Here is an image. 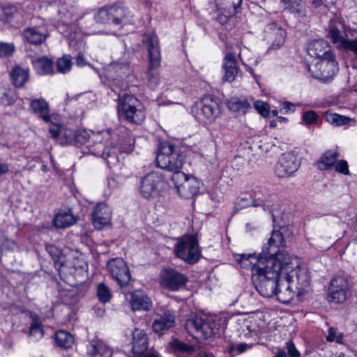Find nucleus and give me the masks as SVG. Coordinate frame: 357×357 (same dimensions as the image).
<instances>
[{"instance_id": "obj_1", "label": "nucleus", "mask_w": 357, "mask_h": 357, "mask_svg": "<svg viewBox=\"0 0 357 357\" xmlns=\"http://www.w3.org/2000/svg\"><path fill=\"white\" fill-rule=\"evenodd\" d=\"M285 259L275 296L280 302L289 303L295 296L303 294L310 285V279L307 271L301 268L298 257L289 253Z\"/></svg>"}, {"instance_id": "obj_2", "label": "nucleus", "mask_w": 357, "mask_h": 357, "mask_svg": "<svg viewBox=\"0 0 357 357\" xmlns=\"http://www.w3.org/2000/svg\"><path fill=\"white\" fill-rule=\"evenodd\" d=\"M289 252L284 249L275 257L269 258L265 266L261 262L254 269L252 282L257 291L264 297H271L277 292L278 280L283 270V262Z\"/></svg>"}, {"instance_id": "obj_3", "label": "nucleus", "mask_w": 357, "mask_h": 357, "mask_svg": "<svg viewBox=\"0 0 357 357\" xmlns=\"http://www.w3.org/2000/svg\"><path fill=\"white\" fill-rule=\"evenodd\" d=\"M285 246L286 241L282 234L280 231L273 230L267 245L263 247L261 252L257 256L255 254L238 255L236 261L242 268L250 269L252 278L255 273L254 269L258 268L261 262L266 266L269 258L275 257Z\"/></svg>"}, {"instance_id": "obj_4", "label": "nucleus", "mask_w": 357, "mask_h": 357, "mask_svg": "<svg viewBox=\"0 0 357 357\" xmlns=\"http://www.w3.org/2000/svg\"><path fill=\"white\" fill-rule=\"evenodd\" d=\"M146 45L149 56V68L148 70V84L155 87L160 82V75L157 69L160 66V51L159 40L155 33L145 35L143 39Z\"/></svg>"}, {"instance_id": "obj_5", "label": "nucleus", "mask_w": 357, "mask_h": 357, "mask_svg": "<svg viewBox=\"0 0 357 357\" xmlns=\"http://www.w3.org/2000/svg\"><path fill=\"white\" fill-rule=\"evenodd\" d=\"M155 162L158 167L169 172L181 170L184 164V157L171 143L162 145L161 152L157 155Z\"/></svg>"}, {"instance_id": "obj_6", "label": "nucleus", "mask_w": 357, "mask_h": 357, "mask_svg": "<svg viewBox=\"0 0 357 357\" xmlns=\"http://www.w3.org/2000/svg\"><path fill=\"white\" fill-rule=\"evenodd\" d=\"M129 144L127 146H121L120 148L116 146H107L102 142H98L89 145V151L94 155L102 158L109 167H112L119 161V152L129 153L133 150L134 140L128 139Z\"/></svg>"}, {"instance_id": "obj_7", "label": "nucleus", "mask_w": 357, "mask_h": 357, "mask_svg": "<svg viewBox=\"0 0 357 357\" xmlns=\"http://www.w3.org/2000/svg\"><path fill=\"white\" fill-rule=\"evenodd\" d=\"M119 114L131 123L140 124L145 119L144 112L139 108L140 102L132 95L123 94L119 97Z\"/></svg>"}, {"instance_id": "obj_8", "label": "nucleus", "mask_w": 357, "mask_h": 357, "mask_svg": "<svg viewBox=\"0 0 357 357\" xmlns=\"http://www.w3.org/2000/svg\"><path fill=\"white\" fill-rule=\"evenodd\" d=\"M174 253L189 264L196 263L201 257L198 241L193 236H183L180 239L175 245Z\"/></svg>"}, {"instance_id": "obj_9", "label": "nucleus", "mask_w": 357, "mask_h": 357, "mask_svg": "<svg viewBox=\"0 0 357 357\" xmlns=\"http://www.w3.org/2000/svg\"><path fill=\"white\" fill-rule=\"evenodd\" d=\"M192 113L200 123H211L219 115V105L211 96H206L192 106Z\"/></svg>"}, {"instance_id": "obj_10", "label": "nucleus", "mask_w": 357, "mask_h": 357, "mask_svg": "<svg viewBox=\"0 0 357 357\" xmlns=\"http://www.w3.org/2000/svg\"><path fill=\"white\" fill-rule=\"evenodd\" d=\"M307 69L313 77L327 82L333 77L338 70V67L333 55L307 65Z\"/></svg>"}, {"instance_id": "obj_11", "label": "nucleus", "mask_w": 357, "mask_h": 357, "mask_svg": "<svg viewBox=\"0 0 357 357\" xmlns=\"http://www.w3.org/2000/svg\"><path fill=\"white\" fill-rule=\"evenodd\" d=\"M300 160L295 151L282 153L275 165V172L280 178L293 175L299 168Z\"/></svg>"}, {"instance_id": "obj_12", "label": "nucleus", "mask_w": 357, "mask_h": 357, "mask_svg": "<svg viewBox=\"0 0 357 357\" xmlns=\"http://www.w3.org/2000/svg\"><path fill=\"white\" fill-rule=\"evenodd\" d=\"M188 281V277L172 268H165L160 273V284L172 291L183 288Z\"/></svg>"}, {"instance_id": "obj_13", "label": "nucleus", "mask_w": 357, "mask_h": 357, "mask_svg": "<svg viewBox=\"0 0 357 357\" xmlns=\"http://www.w3.org/2000/svg\"><path fill=\"white\" fill-rule=\"evenodd\" d=\"M163 185V176L158 172L147 174L141 180V195L146 199L157 197Z\"/></svg>"}, {"instance_id": "obj_14", "label": "nucleus", "mask_w": 357, "mask_h": 357, "mask_svg": "<svg viewBox=\"0 0 357 357\" xmlns=\"http://www.w3.org/2000/svg\"><path fill=\"white\" fill-rule=\"evenodd\" d=\"M107 268L113 279L121 287L128 285L131 280L129 268L122 258L112 259L107 262Z\"/></svg>"}, {"instance_id": "obj_15", "label": "nucleus", "mask_w": 357, "mask_h": 357, "mask_svg": "<svg viewBox=\"0 0 357 357\" xmlns=\"http://www.w3.org/2000/svg\"><path fill=\"white\" fill-rule=\"evenodd\" d=\"M340 22H331L328 27V36L337 48L352 52L357 56V39H345L340 30Z\"/></svg>"}, {"instance_id": "obj_16", "label": "nucleus", "mask_w": 357, "mask_h": 357, "mask_svg": "<svg viewBox=\"0 0 357 357\" xmlns=\"http://www.w3.org/2000/svg\"><path fill=\"white\" fill-rule=\"evenodd\" d=\"M349 283L344 277H336L331 281L328 289V301L335 303H342L347 299Z\"/></svg>"}, {"instance_id": "obj_17", "label": "nucleus", "mask_w": 357, "mask_h": 357, "mask_svg": "<svg viewBox=\"0 0 357 357\" xmlns=\"http://www.w3.org/2000/svg\"><path fill=\"white\" fill-rule=\"evenodd\" d=\"M264 38L270 44L268 52L280 48L284 43L286 31L281 26L272 22L266 26Z\"/></svg>"}, {"instance_id": "obj_18", "label": "nucleus", "mask_w": 357, "mask_h": 357, "mask_svg": "<svg viewBox=\"0 0 357 357\" xmlns=\"http://www.w3.org/2000/svg\"><path fill=\"white\" fill-rule=\"evenodd\" d=\"M242 0H216V8L220 11L217 19L218 22L224 24L229 18L238 13Z\"/></svg>"}, {"instance_id": "obj_19", "label": "nucleus", "mask_w": 357, "mask_h": 357, "mask_svg": "<svg viewBox=\"0 0 357 357\" xmlns=\"http://www.w3.org/2000/svg\"><path fill=\"white\" fill-rule=\"evenodd\" d=\"M185 328L190 333L200 334L202 337L206 338L212 333V330L204 319L194 316L188 319L185 324Z\"/></svg>"}, {"instance_id": "obj_20", "label": "nucleus", "mask_w": 357, "mask_h": 357, "mask_svg": "<svg viewBox=\"0 0 357 357\" xmlns=\"http://www.w3.org/2000/svg\"><path fill=\"white\" fill-rule=\"evenodd\" d=\"M112 210L110 207L105 203L97 204L93 212V224L98 229H101L103 227L110 222L112 218Z\"/></svg>"}, {"instance_id": "obj_21", "label": "nucleus", "mask_w": 357, "mask_h": 357, "mask_svg": "<svg viewBox=\"0 0 357 357\" xmlns=\"http://www.w3.org/2000/svg\"><path fill=\"white\" fill-rule=\"evenodd\" d=\"M307 52L311 57H314L319 60L333 55L329 44L323 39L314 40L310 42L307 46Z\"/></svg>"}, {"instance_id": "obj_22", "label": "nucleus", "mask_w": 357, "mask_h": 357, "mask_svg": "<svg viewBox=\"0 0 357 357\" xmlns=\"http://www.w3.org/2000/svg\"><path fill=\"white\" fill-rule=\"evenodd\" d=\"M132 350L135 354L145 355L149 348V338L146 333L139 328H135L132 333Z\"/></svg>"}, {"instance_id": "obj_23", "label": "nucleus", "mask_w": 357, "mask_h": 357, "mask_svg": "<svg viewBox=\"0 0 357 357\" xmlns=\"http://www.w3.org/2000/svg\"><path fill=\"white\" fill-rule=\"evenodd\" d=\"M175 324V314L170 310H165L160 318L155 319L152 328L157 333H163L174 327Z\"/></svg>"}, {"instance_id": "obj_24", "label": "nucleus", "mask_w": 357, "mask_h": 357, "mask_svg": "<svg viewBox=\"0 0 357 357\" xmlns=\"http://www.w3.org/2000/svg\"><path fill=\"white\" fill-rule=\"evenodd\" d=\"M30 107L33 112L37 114L44 122L51 123L50 107L47 102L43 98L31 100Z\"/></svg>"}, {"instance_id": "obj_25", "label": "nucleus", "mask_w": 357, "mask_h": 357, "mask_svg": "<svg viewBox=\"0 0 357 357\" xmlns=\"http://www.w3.org/2000/svg\"><path fill=\"white\" fill-rule=\"evenodd\" d=\"M9 75L10 82L15 87L22 88L29 80V70L20 65H15L9 72Z\"/></svg>"}, {"instance_id": "obj_26", "label": "nucleus", "mask_w": 357, "mask_h": 357, "mask_svg": "<svg viewBox=\"0 0 357 357\" xmlns=\"http://www.w3.org/2000/svg\"><path fill=\"white\" fill-rule=\"evenodd\" d=\"M222 68L224 70L223 80L229 82L234 81L238 74V68L233 54L229 53L225 55Z\"/></svg>"}, {"instance_id": "obj_27", "label": "nucleus", "mask_w": 357, "mask_h": 357, "mask_svg": "<svg viewBox=\"0 0 357 357\" xmlns=\"http://www.w3.org/2000/svg\"><path fill=\"white\" fill-rule=\"evenodd\" d=\"M88 352L91 357H112V349L102 341L93 339L88 346Z\"/></svg>"}, {"instance_id": "obj_28", "label": "nucleus", "mask_w": 357, "mask_h": 357, "mask_svg": "<svg viewBox=\"0 0 357 357\" xmlns=\"http://www.w3.org/2000/svg\"><path fill=\"white\" fill-rule=\"evenodd\" d=\"M199 192V183L194 177H188L184 182L181 183L178 193L185 199L195 196Z\"/></svg>"}, {"instance_id": "obj_29", "label": "nucleus", "mask_w": 357, "mask_h": 357, "mask_svg": "<svg viewBox=\"0 0 357 357\" xmlns=\"http://www.w3.org/2000/svg\"><path fill=\"white\" fill-rule=\"evenodd\" d=\"M24 38L31 44L40 45L46 40L47 35L39 27H27L23 31Z\"/></svg>"}, {"instance_id": "obj_30", "label": "nucleus", "mask_w": 357, "mask_h": 357, "mask_svg": "<svg viewBox=\"0 0 357 357\" xmlns=\"http://www.w3.org/2000/svg\"><path fill=\"white\" fill-rule=\"evenodd\" d=\"M109 6L111 20L113 24L119 25L126 21L128 12L122 3H115Z\"/></svg>"}, {"instance_id": "obj_31", "label": "nucleus", "mask_w": 357, "mask_h": 357, "mask_svg": "<svg viewBox=\"0 0 357 357\" xmlns=\"http://www.w3.org/2000/svg\"><path fill=\"white\" fill-rule=\"evenodd\" d=\"M76 218L70 210L59 212L53 220L54 225L57 228H66L76 222Z\"/></svg>"}, {"instance_id": "obj_32", "label": "nucleus", "mask_w": 357, "mask_h": 357, "mask_svg": "<svg viewBox=\"0 0 357 357\" xmlns=\"http://www.w3.org/2000/svg\"><path fill=\"white\" fill-rule=\"evenodd\" d=\"M34 70L39 75H46L53 72V61L47 57H38L32 60Z\"/></svg>"}, {"instance_id": "obj_33", "label": "nucleus", "mask_w": 357, "mask_h": 357, "mask_svg": "<svg viewBox=\"0 0 357 357\" xmlns=\"http://www.w3.org/2000/svg\"><path fill=\"white\" fill-rule=\"evenodd\" d=\"M152 306L149 298L142 293H135L132 295L131 307L132 310H149Z\"/></svg>"}, {"instance_id": "obj_34", "label": "nucleus", "mask_w": 357, "mask_h": 357, "mask_svg": "<svg viewBox=\"0 0 357 357\" xmlns=\"http://www.w3.org/2000/svg\"><path fill=\"white\" fill-rule=\"evenodd\" d=\"M339 155L335 151H328L325 152L319 160L317 162V166L320 170H328L335 166Z\"/></svg>"}, {"instance_id": "obj_35", "label": "nucleus", "mask_w": 357, "mask_h": 357, "mask_svg": "<svg viewBox=\"0 0 357 357\" xmlns=\"http://www.w3.org/2000/svg\"><path fill=\"white\" fill-rule=\"evenodd\" d=\"M29 317L31 319V324L29 328V334L36 340L41 339L43 337V324L38 315L30 312Z\"/></svg>"}, {"instance_id": "obj_36", "label": "nucleus", "mask_w": 357, "mask_h": 357, "mask_svg": "<svg viewBox=\"0 0 357 357\" xmlns=\"http://www.w3.org/2000/svg\"><path fill=\"white\" fill-rule=\"evenodd\" d=\"M56 344L63 349H69L74 344V337L70 333L65 331H59L55 335Z\"/></svg>"}, {"instance_id": "obj_37", "label": "nucleus", "mask_w": 357, "mask_h": 357, "mask_svg": "<svg viewBox=\"0 0 357 357\" xmlns=\"http://www.w3.org/2000/svg\"><path fill=\"white\" fill-rule=\"evenodd\" d=\"M227 107L231 111L245 114L250 107V104L247 100L232 97L227 101Z\"/></svg>"}, {"instance_id": "obj_38", "label": "nucleus", "mask_w": 357, "mask_h": 357, "mask_svg": "<svg viewBox=\"0 0 357 357\" xmlns=\"http://www.w3.org/2000/svg\"><path fill=\"white\" fill-rule=\"evenodd\" d=\"M326 120L330 124L334 126H341L347 125L351 119L346 116H342L335 113L326 112L325 115Z\"/></svg>"}, {"instance_id": "obj_39", "label": "nucleus", "mask_w": 357, "mask_h": 357, "mask_svg": "<svg viewBox=\"0 0 357 357\" xmlns=\"http://www.w3.org/2000/svg\"><path fill=\"white\" fill-rule=\"evenodd\" d=\"M286 10L293 14L295 17L298 19H304L307 16L306 7L302 0H299L296 3L289 6V8Z\"/></svg>"}, {"instance_id": "obj_40", "label": "nucleus", "mask_w": 357, "mask_h": 357, "mask_svg": "<svg viewBox=\"0 0 357 357\" xmlns=\"http://www.w3.org/2000/svg\"><path fill=\"white\" fill-rule=\"evenodd\" d=\"M94 20L99 24H107L112 21L109 6H107L100 8L95 15Z\"/></svg>"}, {"instance_id": "obj_41", "label": "nucleus", "mask_w": 357, "mask_h": 357, "mask_svg": "<svg viewBox=\"0 0 357 357\" xmlns=\"http://www.w3.org/2000/svg\"><path fill=\"white\" fill-rule=\"evenodd\" d=\"M72 66L70 56H64L57 60L56 69L60 73H66L70 70Z\"/></svg>"}, {"instance_id": "obj_42", "label": "nucleus", "mask_w": 357, "mask_h": 357, "mask_svg": "<svg viewBox=\"0 0 357 357\" xmlns=\"http://www.w3.org/2000/svg\"><path fill=\"white\" fill-rule=\"evenodd\" d=\"M97 296L102 303H107L111 299L112 294L104 283H100L97 287Z\"/></svg>"}, {"instance_id": "obj_43", "label": "nucleus", "mask_w": 357, "mask_h": 357, "mask_svg": "<svg viewBox=\"0 0 357 357\" xmlns=\"http://www.w3.org/2000/svg\"><path fill=\"white\" fill-rule=\"evenodd\" d=\"M170 345L172 348L175 351L186 354H192L195 351V348L193 346L188 345L178 340H174L172 342H171Z\"/></svg>"}, {"instance_id": "obj_44", "label": "nucleus", "mask_w": 357, "mask_h": 357, "mask_svg": "<svg viewBox=\"0 0 357 357\" xmlns=\"http://www.w3.org/2000/svg\"><path fill=\"white\" fill-rule=\"evenodd\" d=\"M16 8L13 6H7L0 9V20L10 22L14 17Z\"/></svg>"}, {"instance_id": "obj_45", "label": "nucleus", "mask_w": 357, "mask_h": 357, "mask_svg": "<svg viewBox=\"0 0 357 357\" xmlns=\"http://www.w3.org/2000/svg\"><path fill=\"white\" fill-rule=\"evenodd\" d=\"M13 43L0 42V58L10 56L15 52Z\"/></svg>"}, {"instance_id": "obj_46", "label": "nucleus", "mask_w": 357, "mask_h": 357, "mask_svg": "<svg viewBox=\"0 0 357 357\" xmlns=\"http://www.w3.org/2000/svg\"><path fill=\"white\" fill-rule=\"evenodd\" d=\"M17 100L15 93L11 90L5 91L0 98V101L5 106H10L13 105Z\"/></svg>"}, {"instance_id": "obj_47", "label": "nucleus", "mask_w": 357, "mask_h": 357, "mask_svg": "<svg viewBox=\"0 0 357 357\" xmlns=\"http://www.w3.org/2000/svg\"><path fill=\"white\" fill-rule=\"evenodd\" d=\"M188 177V176L185 173L181 172L180 170L173 172V174L171 177V181L173 183L178 192V187L181 185V183L184 182V181H185Z\"/></svg>"}, {"instance_id": "obj_48", "label": "nucleus", "mask_w": 357, "mask_h": 357, "mask_svg": "<svg viewBox=\"0 0 357 357\" xmlns=\"http://www.w3.org/2000/svg\"><path fill=\"white\" fill-rule=\"evenodd\" d=\"M318 119V114L313 110H307L303 113L302 119L306 125L314 124Z\"/></svg>"}, {"instance_id": "obj_49", "label": "nucleus", "mask_w": 357, "mask_h": 357, "mask_svg": "<svg viewBox=\"0 0 357 357\" xmlns=\"http://www.w3.org/2000/svg\"><path fill=\"white\" fill-rule=\"evenodd\" d=\"M334 167L337 172L344 175L349 174V166L346 160H340L336 162Z\"/></svg>"}, {"instance_id": "obj_50", "label": "nucleus", "mask_w": 357, "mask_h": 357, "mask_svg": "<svg viewBox=\"0 0 357 357\" xmlns=\"http://www.w3.org/2000/svg\"><path fill=\"white\" fill-rule=\"evenodd\" d=\"M255 107L257 111L263 116H267L269 112V105L262 101H257L255 102Z\"/></svg>"}, {"instance_id": "obj_51", "label": "nucleus", "mask_w": 357, "mask_h": 357, "mask_svg": "<svg viewBox=\"0 0 357 357\" xmlns=\"http://www.w3.org/2000/svg\"><path fill=\"white\" fill-rule=\"evenodd\" d=\"M45 249L55 262L59 260L61 251L55 245H47Z\"/></svg>"}, {"instance_id": "obj_52", "label": "nucleus", "mask_w": 357, "mask_h": 357, "mask_svg": "<svg viewBox=\"0 0 357 357\" xmlns=\"http://www.w3.org/2000/svg\"><path fill=\"white\" fill-rule=\"evenodd\" d=\"M286 348L289 357H301L300 352L297 350L292 341L290 340L286 343Z\"/></svg>"}, {"instance_id": "obj_53", "label": "nucleus", "mask_w": 357, "mask_h": 357, "mask_svg": "<svg viewBox=\"0 0 357 357\" xmlns=\"http://www.w3.org/2000/svg\"><path fill=\"white\" fill-rule=\"evenodd\" d=\"M89 135L86 131H82L75 135V141L77 144H84L89 142Z\"/></svg>"}, {"instance_id": "obj_54", "label": "nucleus", "mask_w": 357, "mask_h": 357, "mask_svg": "<svg viewBox=\"0 0 357 357\" xmlns=\"http://www.w3.org/2000/svg\"><path fill=\"white\" fill-rule=\"evenodd\" d=\"M250 346L246 343H240L238 344H232L230 347V351L236 350L239 354L244 352L246 351L248 348H250Z\"/></svg>"}, {"instance_id": "obj_55", "label": "nucleus", "mask_w": 357, "mask_h": 357, "mask_svg": "<svg viewBox=\"0 0 357 357\" xmlns=\"http://www.w3.org/2000/svg\"><path fill=\"white\" fill-rule=\"evenodd\" d=\"M105 132L107 134V135L110 136L111 139L114 140L115 138L119 136V134L120 132V129H118V128H116V129L108 128V129L106 130Z\"/></svg>"}, {"instance_id": "obj_56", "label": "nucleus", "mask_w": 357, "mask_h": 357, "mask_svg": "<svg viewBox=\"0 0 357 357\" xmlns=\"http://www.w3.org/2000/svg\"><path fill=\"white\" fill-rule=\"evenodd\" d=\"M49 132L54 138H56L59 135V128L56 126L50 127Z\"/></svg>"}, {"instance_id": "obj_57", "label": "nucleus", "mask_w": 357, "mask_h": 357, "mask_svg": "<svg viewBox=\"0 0 357 357\" xmlns=\"http://www.w3.org/2000/svg\"><path fill=\"white\" fill-rule=\"evenodd\" d=\"M335 337H336V335H335V331L334 328H329L328 330V335L326 337V340L328 341V342H334L335 340Z\"/></svg>"}, {"instance_id": "obj_58", "label": "nucleus", "mask_w": 357, "mask_h": 357, "mask_svg": "<svg viewBox=\"0 0 357 357\" xmlns=\"http://www.w3.org/2000/svg\"><path fill=\"white\" fill-rule=\"evenodd\" d=\"M283 109L286 110V112H294L295 110V105L289 102H284L283 103Z\"/></svg>"}, {"instance_id": "obj_59", "label": "nucleus", "mask_w": 357, "mask_h": 357, "mask_svg": "<svg viewBox=\"0 0 357 357\" xmlns=\"http://www.w3.org/2000/svg\"><path fill=\"white\" fill-rule=\"evenodd\" d=\"M76 63L78 66H83L86 64L82 54H79L75 58Z\"/></svg>"}, {"instance_id": "obj_60", "label": "nucleus", "mask_w": 357, "mask_h": 357, "mask_svg": "<svg viewBox=\"0 0 357 357\" xmlns=\"http://www.w3.org/2000/svg\"><path fill=\"white\" fill-rule=\"evenodd\" d=\"M8 170L9 168L6 164L0 162V176L7 173Z\"/></svg>"}, {"instance_id": "obj_61", "label": "nucleus", "mask_w": 357, "mask_h": 357, "mask_svg": "<svg viewBox=\"0 0 357 357\" xmlns=\"http://www.w3.org/2000/svg\"><path fill=\"white\" fill-rule=\"evenodd\" d=\"M311 4L314 8H318L324 6V2L321 0H311Z\"/></svg>"}, {"instance_id": "obj_62", "label": "nucleus", "mask_w": 357, "mask_h": 357, "mask_svg": "<svg viewBox=\"0 0 357 357\" xmlns=\"http://www.w3.org/2000/svg\"><path fill=\"white\" fill-rule=\"evenodd\" d=\"M274 357H287V354L283 350H280Z\"/></svg>"}, {"instance_id": "obj_63", "label": "nucleus", "mask_w": 357, "mask_h": 357, "mask_svg": "<svg viewBox=\"0 0 357 357\" xmlns=\"http://www.w3.org/2000/svg\"><path fill=\"white\" fill-rule=\"evenodd\" d=\"M335 342H336L337 343L341 344L342 342V335L340 334L339 335H336Z\"/></svg>"}, {"instance_id": "obj_64", "label": "nucleus", "mask_w": 357, "mask_h": 357, "mask_svg": "<svg viewBox=\"0 0 357 357\" xmlns=\"http://www.w3.org/2000/svg\"><path fill=\"white\" fill-rule=\"evenodd\" d=\"M273 116H278V111L277 109H273L271 112Z\"/></svg>"}]
</instances>
